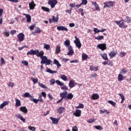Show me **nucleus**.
<instances>
[{"instance_id":"1","label":"nucleus","mask_w":131,"mask_h":131,"mask_svg":"<svg viewBox=\"0 0 131 131\" xmlns=\"http://www.w3.org/2000/svg\"><path fill=\"white\" fill-rule=\"evenodd\" d=\"M27 56H28V55L33 56H34V55H36L37 57H39L41 59L40 63L45 64L46 66L51 65V63H52V60L51 59H48V57L46 56H43V55H45V52L42 51L39 52V50L38 49L35 50L32 49L27 53Z\"/></svg>"},{"instance_id":"44","label":"nucleus","mask_w":131,"mask_h":131,"mask_svg":"<svg viewBox=\"0 0 131 131\" xmlns=\"http://www.w3.org/2000/svg\"><path fill=\"white\" fill-rule=\"evenodd\" d=\"M31 79L33 81V83L35 84L38 82V79L37 78H31Z\"/></svg>"},{"instance_id":"37","label":"nucleus","mask_w":131,"mask_h":131,"mask_svg":"<svg viewBox=\"0 0 131 131\" xmlns=\"http://www.w3.org/2000/svg\"><path fill=\"white\" fill-rule=\"evenodd\" d=\"M44 49L50 50H51V46H50V45L44 43Z\"/></svg>"},{"instance_id":"7","label":"nucleus","mask_w":131,"mask_h":131,"mask_svg":"<svg viewBox=\"0 0 131 131\" xmlns=\"http://www.w3.org/2000/svg\"><path fill=\"white\" fill-rule=\"evenodd\" d=\"M104 6L103 7V9L105 8H110V7H113V3L112 1L109 2H105L103 3Z\"/></svg>"},{"instance_id":"33","label":"nucleus","mask_w":131,"mask_h":131,"mask_svg":"<svg viewBox=\"0 0 131 131\" xmlns=\"http://www.w3.org/2000/svg\"><path fill=\"white\" fill-rule=\"evenodd\" d=\"M118 81H122L123 80V76L121 74H119L118 77Z\"/></svg>"},{"instance_id":"8","label":"nucleus","mask_w":131,"mask_h":131,"mask_svg":"<svg viewBox=\"0 0 131 131\" xmlns=\"http://www.w3.org/2000/svg\"><path fill=\"white\" fill-rule=\"evenodd\" d=\"M68 49L69 51V52L67 53L68 56H72V55L74 54V51H73V48H72V46H69Z\"/></svg>"},{"instance_id":"28","label":"nucleus","mask_w":131,"mask_h":131,"mask_svg":"<svg viewBox=\"0 0 131 131\" xmlns=\"http://www.w3.org/2000/svg\"><path fill=\"white\" fill-rule=\"evenodd\" d=\"M92 4L95 7V10H96V11L100 10V7H99V5L97 4V2H92Z\"/></svg>"},{"instance_id":"34","label":"nucleus","mask_w":131,"mask_h":131,"mask_svg":"<svg viewBox=\"0 0 131 131\" xmlns=\"http://www.w3.org/2000/svg\"><path fill=\"white\" fill-rule=\"evenodd\" d=\"M90 70L91 71H97L98 70V67H95L94 66H90Z\"/></svg>"},{"instance_id":"22","label":"nucleus","mask_w":131,"mask_h":131,"mask_svg":"<svg viewBox=\"0 0 131 131\" xmlns=\"http://www.w3.org/2000/svg\"><path fill=\"white\" fill-rule=\"evenodd\" d=\"M23 96L24 98H30V99L32 98L31 94L28 92L25 93Z\"/></svg>"},{"instance_id":"53","label":"nucleus","mask_w":131,"mask_h":131,"mask_svg":"<svg viewBox=\"0 0 131 131\" xmlns=\"http://www.w3.org/2000/svg\"><path fill=\"white\" fill-rule=\"evenodd\" d=\"M35 32L36 33H40V29L39 28H37L36 30H35Z\"/></svg>"},{"instance_id":"19","label":"nucleus","mask_w":131,"mask_h":131,"mask_svg":"<svg viewBox=\"0 0 131 131\" xmlns=\"http://www.w3.org/2000/svg\"><path fill=\"white\" fill-rule=\"evenodd\" d=\"M99 98H100V96L99 95V94H98L97 93H94L92 96V100H98V99H99Z\"/></svg>"},{"instance_id":"45","label":"nucleus","mask_w":131,"mask_h":131,"mask_svg":"<svg viewBox=\"0 0 131 131\" xmlns=\"http://www.w3.org/2000/svg\"><path fill=\"white\" fill-rule=\"evenodd\" d=\"M84 107V106L83 105V104L79 103L78 106H76V108H77V109H81Z\"/></svg>"},{"instance_id":"10","label":"nucleus","mask_w":131,"mask_h":131,"mask_svg":"<svg viewBox=\"0 0 131 131\" xmlns=\"http://www.w3.org/2000/svg\"><path fill=\"white\" fill-rule=\"evenodd\" d=\"M97 47L98 48V49L101 50V51H105V50L107 49V47H106V44L105 43L99 44L97 46Z\"/></svg>"},{"instance_id":"23","label":"nucleus","mask_w":131,"mask_h":131,"mask_svg":"<svg viewBox=\"0 0 131 131\" xmlns=\"http://www.w3.org/2000/svg\"><path fill=\"white\" fill-rule=\"evenodd\" d=\"M7 105H9V101H4L0 105L1 109H3L5 107V106H7Z\"/></svg>"},{"instance_id":"58","label":"nucleus","mask_w":131,"mask_h":131,"mask_svg":"<svg viewBox=\"0 0 131 131\" xmlns=\"http://www.w3.org/2000/svg\"><path fill=\"white\" fill-rule=\"evenodd\" d=\"M3 13H4V9L0 8V17H3Z\"/></svg>"},{"instance_id":"13","label":"nucleus","mask_w":131,"mask_h":131,"mask_svg":"<svg viewBox=\"0 0 131 131\" xmlns=\"http://www.w3.org/2000/svg\"><path fill=\"white\" fill-rule=\"evenodd\" d=\"M50 119L52 120V123L53 124H58V123H59V120H60V118H56L53 117H50Z\"/></svg>"},{"instance_id":"59","label":"nucleus","mask_w":131,"mask_h":131,"mask_svg":"<svg viewBox=\"0 0 131 131\" xmlns=\"http://www.w3.org/2000/svg\"><path fill=\"white\" fill-rule=\"evenodd\" d=\"M93 31L95 33H99V32H100V30L97 29L96 28H94Z\"/></svg>"},{"instance_id":"64","label":"nucleus","mask_w":131,"mask_h":131,"mask_svg":"<svg viewBox=\"0 0 131 131\" xmlns=\"http://www.w3.org/2000/svg\"><path fill=\"white\" fill-rule=\"evenodd\" d=\"M34 27H35V25H32L30 27V30H33L34 29Z\"/></svg>"},{"instance_id":"61","label":"nucleus","mask_w":131,"mask_h":131,"mask_svg":"<svg viewBox=\"0 0 131 131\" xmlns=\"http://www.w3.org/2000/svg\"><path fill=\"white\" fill-rule=\"evenodd\" d=\"M97 74H92L90 75V77L92 78V77L95 78L97 77Z\"/></svg>"},{"instance_id":"17","label":"nucleus","mask_w":131,"mask_h":131,"mask_svg":"<svg viewBox=\"0 0 131 131\" xmlns=\"http://www.w3.org/2000/svg\"><path fill=\"white\" fill-rule=\"evenodd\" d=\"M20 111L21 112H23V113H25L26 114L27 112H28V110H27V108H26V106H21L19 108Z\"/></svg>"},{"instance_id":"15","label":"nucleus","mask_w":131,"mask_h":131,"mask_svg":"<svg viewBox=\"0 0 131 131\" xmlns=\"http://www.w3.org/2000/svg\"><path fill=\"white\" fill-rule=\"evenodd\" d=\"M73 115L76 117H79L81 115V111L80 110H76L75 113H73Z\"/></svg>"},{"instance_id":"54","label":"nucleus","mask_w":131,"mask_h":131,"mask_svg":"<svg viewBox=\"0 0 131 131\" xmlns=\"http://www.w3.org/2000/svg\"><path fill=\"white\" fill-rule=\"evenodd\" d=\"M119 96L121 97V100H125V98H124V95H123V94H119Z\"/></svg>"},{"instance_id":"60","label":"nucleus","mask_w":131,"mask_h":131,"mask_svg":"<svg viewBox=\"0 0 131 131\" xmlns=\"http://www.w3.org/2000/svg\"><path fill=\"white\" fill-rule=\"evenodd\" d=\"M41 96H42V97H43V98H46L47 94H46V92H42Z\"/></svg>"},{"instance_id":"57","label":"nucleus","mask_w":131,"mask_h":131,"mask_svg":"<svg viewBox=\"0 0 131 131\" xmlns=\"http://www.w3.org/2000/svg\"><path fill=\"white\" fill-rule=\"evenodd\" d=\"M95 127L96 129H98V130H101V129H102V127L100 125L95 126Z\"/></svg>"},{"instance_id":"32","label":"nucleus","mask_w":131,"mask_h":131,"mask_svg":"<svg viewBox=\"0 0 131 131\" xmlns=\"http://www.w3.org/2000/svg\"><path fill=\"white\" fill-rule=\"evenodd\" d=\"M46 72L50 73V74H54V73H57V71H52V70L49 69L46 70Z\"/></svg>"},{"instance_id":"30","label":"nucleus","mask_w":131,"mask_h":131,"mask_svg":"<svg viewBox=\"0 0 131 131\" xmlns=\"http://www.w3.org/2000/svg\"><path fill=\"white\" fill-rule=\"evenodd\" d=\"M73 98V94L72 93L69 94L68 95L67 94V99L66 100H72V98Z\"/></svg>"},{"instance_id":"27","label":"nucleus","mask_w":131,"mask_h":131,"mask_svg":"<svg viewBox=\"0 0 131 131\" xmlns=\"http://www.w3.org/2000/svg\"><path fill=\"white\" fill-rule=\"evenodd\" d=\"M109 56H110L111 59H112V58H114V57H115V56H116V53H115V52H114V51H112L110 53Z\"/></svg>"},{"instance_id":"49","label":"nucleus","mask_w":131,"mask_h":131,"mask_svg":"<svg viewBox=\"0 0 131 131\" xmlns=\"http://www.w3.org/2000/svg\"><path fill=\"white\" fill-rule=\"evenodd\" d=\"M28 128H29V129H30V130H32V131H35V129H36L35 128V127H33V126H29Z\"/></svg>"},{"instance_id":"50","label":"nucleus","mask_w":131,"mask_h":131,"mask_svg":"<svg viewBox=\"0 0 131 131\" xmlns=\"http://www.w3.org/2000/svg\"><path fill=\"white\" fill-rule=\"evenodd\" d=\"M21 63L25 65V66H28V61L26 60H23Z\"/></svg>"},{"instance_id":"39","label":"nucleus","mask_w":131,"mask_h":131,"mask_svg":"<svg viewBox=\"0 0 131 131\" xmlns=\"http://www.w3.org/2000/svg\"><path fill=\"white\" fill-rule=\"evenodd\" d=\"M3 34L5 35V36H7V37L10 36V33L7 31V30H5L3 32Z\"/></svg>"},{"instance_id":"5","label":"nucleus","mask_w":131,"mask_h":131,"mask_svg":"<svg viewBox=\"0 0 131 131\" xmlns=\"http://www.w3.org/2000/svg\"><path fill=\"white\" fill-rule=\"evenodd\" d=\"M48 5H50L51 8L53 9L55 8V6L58 4L57 0H50L48 3Z\"/></svg>"},{"instance_id":"48","label":"nucleus","mask_w":131,"mask_h":131,"mask_svg":"<svg viewBox=\"0 0 131 131\" xmlns=\"http://www.w3.org/2000/svg\"><path fill=\"white\" fill-rule=\"evenodd\" d=\"M95 121H96V119H90L88 120L87 122H88V123H93V122H95Z\"/></svg>"},{"instance_id":"14","label":"nucleus","mask_w":131,"mask_h":131,"mask_svg":"<svg viewBox=\"0 0 131 131\" xmlns=\"http://www.w3.org/2000/svg\"><path fill=\"white\" fill-rule=\"evenodd\" d=\"M30 10H34V8H35L36 5L34 3V1H32L31 3L29 4Z\"/></svg>"},{"instance_id":"46","label":"nucleus","mask_w":131,"mask_h":131,"mask_svg":"<svg viewBox=\"0 0 131 131\" xmlns=\"http://www.w3.org/2000/svg\"><path fill=\"white\" fill-rule=\"evenodd\" d=\"M60 78L62 79V80H64V81H66L67 80V77L65 75H62L60 77Z\"/></svg>"},{"instance_id":"63","label":"nucleus","mask_w":131,"mask_h":131,"mask_svg":"<svg viewBox=\"0 0 131 131\" xmlns=\"http://www.w3.org/2000/svg\"><path fill=\"white\" fill-rule=\"evenodd\" d=\"M72 130L73 131H78V128L76 126H74L72 128Z\"/></svg>"},{"instance_id":"6","label":"nucleus","mask_w":131,"mask_h":131,"mask_svg":"<svg viewBox=\"0 0 131 131\" xmlns=\"http://www.w3.org/2000/svg\"><path fill=\"white\" fill-rule=\"evenodd\" d=\"M49 23H53V22H58L59 21V16H58V14L56 15V17L53 15L52 16V19L49 18Z\"/></svg>"},{"instance_id":"20","label":"nucleus","mask_w":131,"mask_h":131,"mask_svg":"<svg viewBox=\"0 0 131 131\" xmlns=\"http://www.w3.org/2000/svg\"><path fill=\"white\" fill-rule=\"evenodd\" d=\"M53 64L55 65H56L57 68H59V67H61V64H60V62H59V61L58 60L54 59L53 61Z\"/></svg>"},{"instance_id":"47","label":"nucleus","mask_w":131,"mask_h":131,"mask_svg":"<svg viewBox=\"0 0 131 131\" xmlns=\"http://www.w3.org/2000/svg\"><path fill=\"white\" fill-rule=\"evenodd\" d=\"M38 84H39V86H40V88H41L42 89H48V88H47V86H46V85H45L41 83H38Z\"/></svg>"},{"instance_id":"16","label":"nucleus","mask_w":131,"mask_h":131,"mask_svg":"<svg viewBox=\"0 0 131 131\" xmlns=\"http://www.w3.org/2000/svg\"><path fill=\"white\" fill-rule=\"evenodd\" d=\"M68 94V92L67 91H65L64 92H63L62 93L60 94V97H61V98L63 99H67V95Z\"/></svg>"},{"instance_id":"42","label":"nucleus","mask_w":131,"mask_h":131,"mask_svg":"<svg viewBox=\"0 0 131 131\" xmlns=\"http://www.w3.org/2000/svg\"><path fill=\"white\" fill-rule=\"evenodd\" d=\"M108 103H109V104H111V105H112V106H113L114 107H115V106H116V103L112 101V100H108Z\"/></svg>"},{"instance_id":"43","label":"nucleus","mask_w":131,"mask_h":131,"mask_svg":"<svg viewBox=\"0 0 131 131\" xmlns=\"http://www.w3.org/2000/svg\"><path fill=\"white\" fill-rule=\"evenodd\" d=\"M95 39H97V40H101V39H104V36H98L97 37H95Z\"/></svg>"},{"instance_id":"24","label":"nucleus","mask_w":131,"mask_h":131,"mask_svg":"<svg viewBox=\"0 0 131 131\" xmlns=\"http://www.w3.org/2000/svg\"><path fill=\"white\" fill-rule=\"evenodd\" d=\"M64 46H65V47H67V48H68L69 47H70V40L67 39L64 42Z\"/></svg>"},{"instance_id":"31","label":"nucleus","mask_w":131,"mask_h":131,"mask_svg":"<svg viewBox=\"0 0 131 131\" xmlns=\"http://www.w3.org/2000/svg\"><path fill=\"white\" fill-rule=\"evenodd\" d=\"M41 10H42L44 12H47V13H50V9L48 7L42 6L41 7Z\"/></svg>"},{"instance_id":"9","label":"nucleus","mask_w":131,"mask_h":131,"mask_svg":"<svg viewBox=\"0 0 131 131\" xmlns=\"http://www.w3.org/2000/svg\"><path fill=\"white\" fill-rule=\"evenodd\" d=\"M17 37L18 38L19 41L21 42V41H23L24 40L25 35H24V34L23 33H20L17 35Z\"/></svg>"},{"instance_id":"35","label":"nucleus","mask_w":131,"mask_h":131,"mask_svg":"<svg viewBox=\"0 0 131 131\" xmlns=\"http://www.w3.org/2000/svg\"><path fill=\"white\" fill-rule=\"evenodd\" d=\"M88 55H86L85 53H83L82 54V59L83 61L86 60L88 59Z\"/></svg>"},{"instance_id":"51","label":"nucleus","mask_w":131,"mask_h":131,"mask_svg":"<svg viewBox=\"0 0 131 131\" xmlns=\"http://www.w3.org/2000/svg\"><path fill=\"white\" fill-rule=\"evenodd\" d=\"M82 3H81V5H86L88 4V0H81Z\"/></svg>"},{"instance_id":"21","label":"nucleus","mask_w":131,"mask_h":131,"mask_svg":"<svg viewBox=\"0 0 131 131\" xmlns=\"http://www.w3.org/2000/svg\"><path fill=\"white\" fill-rule=\"evenodd\" d=\"M20 106H21V101L19 99L16 98L15 99V107H20Z\"/></svg>"},{"instance_id":"11","label":"nucleus","mask_w":131,"mask_h":131,"mask_svg":"<svg viewBox=\"0 0 131 131\" xmlns=\"http://www.w3.org/2000/svg\"><path fill=\"white\" fill-rule=\"evenodd\" d=\"M76 84H77L75 82V80H70L69 83V86L70 89H72V88H74Z\"/></svg>"},{"instance_id":"41","label":"nucleus","mask_w":131,"mask_h":131,"mask_svg":"<svg viewBox=\"0 0 131 131\" xmlns=\"http://www.w3.org/2000/svg\"><path fill=\"white\" fill-rule=\"evenodd\" d=\"M30 100L32 101L33 103H35V104H37V103H38V101H39V99H36L32 97L31 98V99H30Z\"/></svg>"},{"instance_id":"18","label":"nucleus","mask_w":131,"mask_h":131,"mask_svg":"<svg viewBox=\"0 0 131 131\" xmlns=\"http://www.w3.org/2000/svg\"><path fill=\"white\" fill-rule=\"evenodd\" d=\"M64 111H65V107L63 106L59 107L58 109H57V112H58L59 114H62Z\"/></svg>"},{"instance_id":"56","label":"nucleus","mask_w":131,"mask_h":131,"mask_svg":"<svg viewBox=\"0 0 131 131\" xmlns=\"http://www.w3.org/2000/svg\"><path fill=\"white\" fill-rule=\"evenodd\" d=\"M126 53H125V52H121L120 53V56L121 57H124V56H125Z\"/></svg>"},{"instance_id":"3","label":"nucleus","mask_w":131,"mask_h":131,"mask_svg":"<svg viewBox=\"0 0 131 131\" xmlns=\"http://www.w3.org/2000/svg\"><path fill=\"white\" fill-rule=\"evenodd\" d=\"M75 40L74 42L75 43L76 47L78 48V49H80L81 48V43L80 42V40L76 36H75Z\"/></svg>"},{"instance_id":"29","label":"nucleus","mask_w":131,"mask_h":131,"mask_svg":"<svg viewBox=\"0 0 131 131\" xmlns=\"http://www.w3.org/2000/svg\"><path fill=\"white\" fill-rule=\"evenodd\" d=\"M26 15V17L27 18V22H28L29 23H30L31 22V16L29 14H25Z\"/></svg>"},{"instance_id":"26","label":"nucleus","mask_w":131,"mask_h":131,"mask_svg":"<svg viewBox=\"0 0 131 131\" xmlns=\"http://www.w3.org/2000/svg\"><path fill=\"white\" fill-rule=\"evenodd\" d=\"M16 116L17 118H18V119H20V120L23 121V122H26V120L25 119V118H23L22 116H21L20 115H17Z\"/></svg>"},{"instance_id":"2","label":"nucleus","mask_w":131,"mask_h":131,"mask_svg":"<svg viewBox=\"0 0 131 131\" xmlns=\"http://www.w3.org/2000/svg\"><path fill=\"white\" fill-rule=\"evenodd\" d=\"M115 23L119 25L120 28H126L127 25L125 24V20H121V21H115Z\"/></svg>"},{"instance_id":"55","label":"nucleus","mask_w":131,"mask_h":131,"mask_svg":"<svg viewBox=\"0 0 131 131\" xmlns=\"http://www.w3.org/2000/svg\"><path fill=\"white\" fill-rule=\"evenodd\" d=\"M61 60L63 62H64V63H66L67 62H68L69 60V59L62 58H61Z\"/></svg>"},{"instance_id":"52","label":"nucleus","mask_w":131,"mask_h":131,"mask_svg":"<svg viewBox=\"0 0 131 131\" xmlns=\"http://www.w3.org/2000/svg\"><path fill=\"white\" fill-rule=\"evenodd\" d=\"M61 90H63V91H68V88L67 87L66 85H64L62 87H61Z\"/></svg>"},{"instance_id":"4","label":"nucleus","mask_w":131,"mask_h":131,"mask_svg":"<svg viewBox=\"0 0 131 131\" xmlns=\"http://www.w3.org/2000/svg\"><path fill=\"white\" fill-rule=\"evenodd\" d=\"M50 83H51V84H55V82H56V83H57V84H58V85H60V86H63L64 85V83L61 82L59 80H57L55 81V79H52L50 80Z\"/></svg>"},{"instance_id":"12","label":"nucleus","mask_w":131,"mask_h":131,"mask_svg":"<svg viewBox=\"0 0 131 131\" xmlns=\"http://www.w3.org/2000/svg\"><path fill=\"white\" fill-rule=\"evenodd\" d=\"M57 29L59 31H68V29L63 26H58Z\"/></svg>"},{"instance_id":"36","label":"nucleus","mask_w":131,"mask_h":131,"mask_svg":"<svg viewBox=\"0 0 131 131\" xmlns=\"http://www.w3.org/2000/svg\"><path fill=\"white\" fill-rule=\"evenodd\" d=\"M55 51L56 54H59L61 52V47L60 46H57Z\"/></svg>"},{"instance_id":"25","label":"nucleus","mask_w":131,"mask_h":131,"mask_svg":"<svg viewBox=\"0 0 131 131\" xmlns=\"http://www.w3.org/2000/svg\"><path fill=\"white\" fill-rule=\"evenodd\" d=\"M100 56H101L102 59H103V60H105V61H107V60H108V57H107V54L106 53L101 54Z\"/></svg>"},{"instance_id":"62","label":"nucleus","mask_w":131,"mask_h":131,"mask_svg":"<svg viewBox=\"0 0 131 131\" xmlns=\"http://www.w3.org/2000/svg\"><path fill=\"white\" fill-rule=\"evenodd\" d=\"M38 100H39V102H41V103L43 102V100H42V98H41V95L39 96V99Z\"/></svg>"},{"instance_id":"38","label":"nucleus","mask_w":131,"mask_h":131,"mask_svg":"<svg viewBox=\"0 0 131 131\" xmlns=\"http://www.w3.org/2000/svg\"><path fill=\"white\" fill-rule=\"evenodd\" d=\"M0 61H1L0 65L3 66V65H4V64H6V61H5V59H4V57H1Z\"/></svg>"},{"instance_id":"40","label":"nucleus","mask_w":131,"mask_h":131,"mask_svg":"<svg viewBox=\"0 0 131 131\" xmlns=\"http://www.w3.org/2000/svg\"><path fill=\"white\" fill-rule=\"evenodd\" d=\"M127 72V71L125 70V69H123L122 70H121L120 73L122 75H124V74H126Z\"/></svg>"}]
</instances>
